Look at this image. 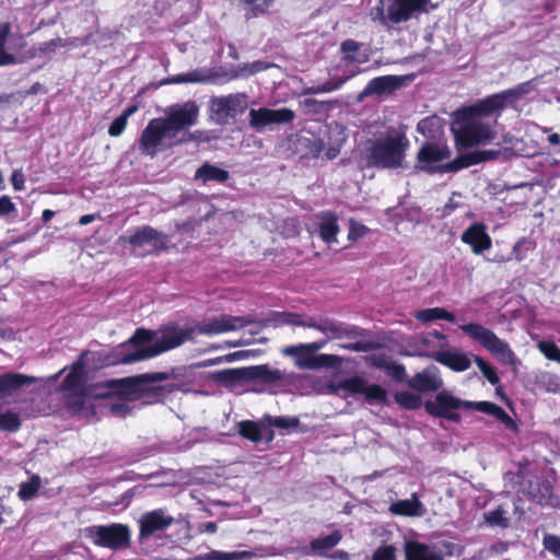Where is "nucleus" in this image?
Here are the masks:
<instances>
[{
	"label": "nucleus",
	"mask_w": 560,
	"mask_h": 560,
	"mask_svg": "<svg viewBox=\"0 0 560 560\" xmlns=\"http://www.w3.org/2000/svg\"><path fill=\"white\" fill-rule=\"evenodd\" d=\"M409 139L402 131L390 129L365 142L363 160L365 167L397 170L404 167Z\"/></svg>",
	"instance_id": "obj_1"
},
{
	"label": "nucleus",
	"mask_w": 560,
	"mask_h": 560,
	"mask_svg": "<svg viewBox=\"0 0 560 560\" xmlns=\"http://www.w3.org/2000/svg\"><path fill=\"white\" fill-rule=\"evenodd\" d=\"M534 80L522 82L513 88L500 91L478 100L469 106H464L458 110L474 119L483 121V118L500 117L508 107H515V104L523 96L534 90Z\"/></svg>",
	"instance_id": "obj_2"
},
{
	"label": "nucleus",
	"mask_w": 560,
	"mask_h": 560,
	"mask_svg": "<svg viewBox=\"0 0 560 560\" xmlns=\"http://www.w3.org/2000/svg\"><path fill=\"white\" fill-rule=\"evenodd\" d=\"M380 5L373 9V20L387 30L396 25L407 23L411 19H418L422 14H428L438 8L431 0H380Z\"/></svg>",
	"instance_id": "obj_3"
},
{
	"label": "nucleus",
	"mask_w": 560,
	"mask_h": 560,
	"mask_svg": "<svg viewBox=\"0 0 560 560\" xmlns=\"http://www.w3.org/2000/svg\"><path fill=\"white\" fill-rule=\"evenodd\" d=\"M154 332L145 328H137L133 335L118 347L110 351H100L96 353L97 362L102 366H112L118 364H128L132 362L143 361L144 359H136L139 353L149 349L152 345Z\"/></svg>",
	"instance_id": "obj_4"
},
{
	"label": "nucleus",
	"mask_w": 560,
	"mask_h": 560,
	"mask_svg": "<svg viewBox=\"0 0 560 560\" xmlns=\"http://www.w3.org/2000/svg\"><path fill=\"white\" fill-rule=\"evenodd\" d=\"M451 131L456 144L464 149L488 143L495 138V131L490 124L474 119L459 110L454 113Z\"/></svg>",
	"instance_id": "obj_5"
},
{
	"label": "nucleus",
	"mask_w": 560,
	"mask_h": 560,
	"mask_svg": "<svg viewBox=\"0 0 560 560\" xmlns=\"http://www.w3.org/2000/svg\"><path fill=\"white\" fill-rule=\"evenodd\" d=\"M177 375L175 369L172 372H151L124 378H113L96 385L97 388H104L106 392L100 396H116L126 401L138 400L139 387L149 381H167L175 378Z\"/></svg>",
	"instance_id": "obj_6"
},
{
	"label": "nucleus",
	"mask_w": 560,
	"mask_h": 560,
	"mask_svg": "<svg viewBox=\"0 0 560 560\" xmlns=\"http://www.w3.org/2000/svg\"><path fill=\"white\" fill-rule=\"evenodd\" d=\"M86 538L95 546L110 550L126 549L130 546V528L120 523L92 525L84 529Z\"/></svg>",
	"instance_id": "obj_7"
},
{
	"label": "nucleus",
	"mask_w": 560,
	"mask_h": 560,
	"mask_svg": "<svg viewBox=\"0 0 560 560\" xmlns=\"http://www.w3.org/2000/svg\"><path fill=\"white\" fill-rule=\"evenodd\" d=\"M459 328L471 339L478 341L487 351L508 364L514 360V352L508 342L500 339L492 330L477 323L460 325Z\"/></svg>",
	"instance_id": "obj_8"
},
{
	"label": "nucleus",
	"mask_w": 560,
	"mask_h": 560,
	"mask_svg": "<svg viewBox=\"0 0 560 560\" xmlns=\"http://www.w3.org/2000/svg\"><path fill=\"white\" fill-rule=\"evenodd\" d=\"M195 329L179 328L176 324L163 326L161 337L149 348L141 351L136 359H151L166 351L173 350L192 338Z\"/></svg>",
	"instance_id": "obj_9"
},
{
	"label": "nucleus",
	"mask_w": 560,
	"mask_h": 560,
	"mask_svg": "<svg viewBox=\"0 0 560 560\" xmlns=\"http://www.w3.org/2000/svg\"><path fill=\"white\" fill-rule=\"evenodd\" d=\"M424 410L428 415L445 419L454 423L462 421L459 410H466V400L454 396L451 392L443 389L440 390L433 399L424 401Z\"/></svg>",
	"instance_id": "obj_10"
},
{
	"label": "nucleus",
	"mask_w": 560,
	"mask_h": 560,
	"mask_svg": "<svg viewBox=\"0 0 560 560\" xmlns=\"http://www.w3.org/2000/svg\"><path fill=\"white\" fill-rule=\"evenodd\" d=\"M246 109L247 95L243 93L229 94L210 100V110L214 120L220 125L228 124L230 119L236 118Z\"/></svg>",
	"instance_id": "obj_11"
},
{
	"label": "nucleus",
	"mask_w": 560,
	"mask_h": 560,
	"mask_svg": "<svg viewBox=\"0 0 560 560\" xmlns=\"http://www.w3.org/2000/svg\"><path fill=\"white\" fill-rule=\"evenodd\" d=\"M338 389L345 390L349 395H363L368 402L385 404L387 401V392L377 384L369 385L362 376H352L339 381Z\"/></svg>",
	"instance_id": "obj_12"
},
{
	"label": "nucleus",
	"mask_w": 560,
	"mask_h": 560,
	"mask_svg": "<svg viewBox=\"0 0 560 560\" xmlns=\"http://www.w3.org/2000/svg\"><path fill=\"white\" fill-rule=\"evenodd\" d=\"M120 242L127 243L133 248H140L144 245L152 246V253H162L168 249L170 238L166 234L158 231L150 225H143L135 230L128 236H120Z\"/></svg>",
	"instance_id": "obj_13"
},
{
	"label": "nucleus",
	"mask_w": 560,
	"mask_h": 560,
	"mask_svg": "<svg viewBox=\"0 0 560 560\" xmlns=\"http://www.w3.org/2000/svg\"><path fill=\"white\" fill-rule=\"evenodd\" d=\"M170 133L171 130L168 129L163 118L151 119L142 130L139 138V150L142 154L149 155L151 158L155 156L163 139H165Z\"/></svg>",
	"instance_id": "obj_14"
},
{
	"label": "nucleus",
	"mask_w": 560,
	"mask_h": 560,
	"mask_svg": "<svg viewBox=\"0 0 560 560\" xmlns=\"http://www.w3.org/2000/svg\"><path fill=\"white\" fill-rule=\"evenodd\" d=\"M294 118L295 113L287 107L279 109L260 107L249 110V126L256 131H261L269 125L290 124Z\"/></svg>",
	"instance_id": "obj_15"
},
{
	"label": "nucleus",
	"mask_w": 560,
	"mask_h": 560,
	"mask_svg": "<svg viewBox=\"0 0 560 560\" xmlns=\"http://www.w3.org/2000/svg\"><path fill=\"white\" fill-rule=\"evenodd\" d=\"M253 323V319L246 316H233L222 314L211 320L202 322L197 326V331L201 335L212 336L223 332L234 331L244 328Z\"/></svg>",
	"instance_id": "obj_16"
},
{
	"label": "nucleus",
	"mask_w": 560,
	"mask_h": 560,
	"mask_svg": "<svg viewBox=\"0 0 560 560\" xmlns=\"http://www.w3.org/2000/svg\"><path fill=\"white\" fill-rule=\"evenodd\" d=\"M452 155V151L446 145H439L433 142L423 143L417 153L416 168L425 171L428 173L440 172V166H432L434 163H440L444 160H448Z\"/></svg>",
	"instance_id": "obj_17"
},
{
	"label": "nucleus",
	"mask_w": 560,
	"mask_h": 560,
	"mask_svg": "<svg viewBox=\"0 0 560 560\" xmlns=\"http://www.w3.org/2000/svg\"><path fill=\"white\" fill-rule=\"evenodd\" d=\"M501 155V150H477L462 154L451 162L441 164L440 171L443 173H456L463 168L477 165L486 161L497 160Z\"/></svg>",
	"instance_id": "obj_18"
},
{
	"label": "nucleus",
	"mask_w": 560,
	"mask_h": 560,
	"mask_svg": "<svg viewBox=\"0 0 560 560\" xmlns=\"http://www.w3.org/2000/svg\"><path fill=\"white\" fill-rule=\"evenodd\" d=\"M199 107L192 101L182 106L173 107L166 118H163L171 132H177L197 122Z\"/></svg>",
	"instance_id": "obj_19"
},
{
	"label": "nucleus",
	"mask_w": 560,
	"mask_h": 560,
	"mask_svg": "<svg viewBox=\"0 0 560 560\" xmlns=\"http://www.w3.org/2000/svg\"><path fill=\"white\" fill-rule=\"evenodd\" d=\"M173 523L174 517L165 514L163 509L145 512L139 520V539H148L155 532L165 530Z\"/></svg>",
	"instance_id": "obj_20"
},
{
	"label": "nucleus",
	"mask_w": 560,
	"mask_h": 560,
	"mask_svg": "<svg viewBox=\"0 0 560 560\" xmlns=\"http://www.w3.org/2000/svg\"><path fill=\"white\" fill-rule=\"evenodd\" d=\"M318 331L327 336L326 342L331 339H357L366 336V330L354 325L341 323L328 317H320Z\"/></svg>",
	"instance_id": "obj_21"
},
{
	"label": "nucleus",
	"mask_w": 560,
	"mask_h": 560,
	"mask_svg": "<svg viewBox=\"0 0 560 560\" xmlns=\"http://www.w3.org/2000/svg\"><path fill=\"white\" fill-rule=\"evenodd\" d=\"M460 241L464 244L469 245L471 252L476 255L482 254L492 247V238L487 233V226L479 222L470 224L463 232Z\"/></svg>",
	"instance_id": "obj_22"
},
{
	"label": "nucleus",
	"mask_w": 560,
	"mask_h": 560,
	"mask_svg": "<svg viewBox=\"0 0 560 560\" xmlns=\"http://www.w3.org/2000/svg\"><path fill=\"white\" fill-rule=\"evenodd\" d=\"M407 385L419 393H432L443 386V381L439 376V369L431 365L410 377Z\"/></svg>",
	"instance_id": "obj_23"
},
{
	"label": "nucleus",
	"mask_w": 560,
	"mask_h": 560,
	"mask_svg": "<svg viewBox=\"0 0 560 560\" xmlns=\"http://www.w3.org/2000/svg\"><path fill=\"white\" fill-rule=\"evenodd\" d=\"M160 381H149L139 387L138 399H142L144 404H162L165 399L176 390L174 384H156Z\"/></svg>",
	"instance_id": "obj_24"
},
{
	"label": "nucleus",
	"mask_w": 560,
	"mask_h": 560,
	"mask_svg": "<svg viewBox=\"0 0 560 560\" xmlns=\"http://www.w3.org/2000/svg\"><path fill=\"white\" fill-rule=\"evenodd\" d=\"M474 409L482 413L493 416L497 420L504 424V427L511 431H517L518 427L516 422L508 415V412L494 402L482 400V401H469L466 400V410Z\"/></svg>",
	"instance_id": "obj_25"
},
{
	"label": "nucleus",
	"mask_w": 560,
	"mask_h": 560,
	"mask_svg": "<svg viewBox=\"0 0 560 560\" xmlns=\"http://www.w3.org/2000/svg\"><path fill=\"white\" fill-rule=\"evenodd\" d=\"M88 353V351L82 352L80 358L72 363L69 373L61 382L62 390L77 393L83 389L86 383L85 361L83 357Z\"/></svg>",
	"instance_id": "obj_26"
},
{
	"label": "nucleus",
	"mask_w": 560,
	"mask_h": 560,
	"mask_svg": "<svg viewBox=\"0 0 560 560\" xmlns=\"http://www.w3.org/2000/svg\"><path fill=\"white\" fill-rule=\"evenodd\" d=\"M432 358L440 364L454 372H464L470 369L471 360L468 353L458 350H440L432 354Z\"/></svg>",
	"instance_id": "obj_27"
},
{
	"label": "nucleus",
	"mask_w": 560,
	"mask_h": 560,
	"mask_svg": "<svg viewBox=\"0 0 560 560\" xmlns=\"http://www.w3.org/2000/svg\"><path fill=\"white\" fill-rule=\"evenodd\" d=\"M326 340L316 341L311 343H299L288 346L283 349V354L298 357V364L303 368H312L314 365L313 353L323 348Z\"/></svg>",
	"instance_id": "obj_28"
},
{
	"label": "nucleus",
	"mask_w": 560,
	"mask_h": 560,
	"mask_svg": "<svg viewBox=\"0 0 560 560\" xmlns=\"http://www.w3.org/2000/svg\"><path fill=\"white\" fill-rule=\"evenodd\" d=\"M209 380L219 386L234 388L241 383L247 382L246 366L213 371L209 374Z\"/></svg>",
	"instance_id": "obj_29"
},
{
	"label": "nucleus",
	"mask_w": 560,
	"mask_h": 560,
	"mask_svg": "<svg viewBox=\"0 0 560 560\" xmlns=\"http://www.w3.org/2000/svg\"><path fill=\"white\" fill-rule=\"evenodd\" d=\"M35 381L34 377L16 372H8L0 375V399L12 396L23 386Z\"/></svg>",
	"instance_id": "obj_30"
},
{
	"label": "nucleus",
	"mask_w": 560,
	"mask_h": 560,
	"mask_svg": "<svg viewBox=\"0 0 560 560\" xmlns=\"http://www.w3.org/2000/svg\"><path fill=\"white\" fill-rule=\"evenodd\" d=\"M247 382L259 381L264 384H273L283 380L278 369H270L267 364L246 366Z\"/></svg>",
	"instance_id": "obj_31"
},
{
	"label": "nucleus",
	"mask_w": 560,
	"mask_h": 560,
	"mask_svg": "<svg viewBox=\"0 0 560 560\" xmlns=\"http://www.w3.org/2000/svg\"><path fill=\"white\" fill-rule=\"evenodd\" d=\"M319 236L328 245L337 242L339 233L338 218L331 211H324L320 213V222L318 224Z\"/></svg>",
	"instance_id": "obj_32"
},
{
	"label": "nucleus",
	"mask_w": 560,
	"mask_h": 560,
	"mask_svg": "<svg viewBox=\"0 0 560 560\" xmlns=\"http://www.w3.org/2000/svg\"><path fill=\"white\" fill-rule=\"evenodd\" d=\"M401 79L395 75H383L372 79L364 89V94H376L381 95L384 93H392L399 89L401 85Z\"/></svg>",
	"instance_id": "obj_33"
},
{
	"label": "nucleus",
	"mask_w": 560,
	"mask_h": 560,
	"mask_svg": "<svg viewBox=\"0 0 560 560\" xmlns=\"http://www.w3.org/2000/svg\"><path fill=\"white\" fill-rule=\"evenodd\" d=\"M406 560H444L443 555L433 552L428 545L411 542L406 547Z\"/></svg>",
	"instance_id": "obj_34"
},
{
	"label": "nucleus",
	"mask_w": 560,
	"mask_h": 560,
	"mask_svg": "<svg viewBox=\"0 0 560 560\" xmlns=\"http://www.w3.org/2000/svg\"><path fill=\"white\" fill-rule=\"evenodd\" d=\"M238 2L245 5L244 18L249 21L266 15L273 0H238Z\"/></svg>",
	"instance_id": "obj_35"
},
{
	"label": "nucleus",
	"mask_w": 560,
	"mask_h": 560,
	"mask_svg": "<svg viewBox=\"0 0 560 560\" xmlns=\"http://www.w3.org/2000/svg\"><path fill=\"white\" fill-rule=\"evenodd\" d=\"M196 177L201 178L205 183H224L229 179L230 174L226 170H223L209 163H205L197 170Z\"/></svg>",
	"instance_id": "obj_36"
},
{
	"label": "nucleus",
	"mask_w": 560,
	"mask_h": 560,
	"mask_svg": "<svg viewBox=\"0 0 560 560\" xmlns=\"http://www.w3.org/2000/svg\"><path fill=\"white\" fill-rule=\"evenodd\" d=\"M11 33V25L8 22L0 23V67L12 66L19 62L15 55L7 51L5 45Z\"/></svg>",
	"instance_id": "obj_37"
},
{
	"label": "nucleus",
	"mask_w": 560,
	"mask_h": 560,
	"mask_svg": "<svg viewBox=\"0 0 560 560\" xmlns=\"http://www.w3.org/2000/svg\"><path fill=\"white\" fill-rule=\"evenodd\" d=\"M342 538L341 532L339 529H334L330 534L315 538L311 541V548L314 552L323 553L327 550H330L335 546H337Z\"/></svg>",
	"instance_id": "obj_38"
},
{
	"label": "nucleus",
	"mask_w": 560,
	"mask_h": 560,
	"mask_svg": "<svg viewBox=\"0 0 560 560\" xmlns=\"http://www.w3.org/2000/svg\"><path fill=\"white\" fill-rule=\"evenodd\" d=\"M422 323H430L438 319L454 322L455 315L443 307H432L418 311L416 316Z\"/></svg>",
	"instance_id": "obj_39"
},
{
	"label": "nucleus",
	"mask_w": 560,
	"mask_h": 560,
	"mask_svg": "<svg viewBox=\"0 0 560 560\" xmlns=\"http://www.w3.org/2000/svg\"><path fill=\"white\" fill-rule=\"evenodd\" d=\"M138 110L137 105H130L124 109V112L116 117L108 128V135L110 137H119L124 130L126 129L128 118L132 116Z\"/></svg>",
	"instance_id": "obj_40"
},
{
	"label": "nucleus",
	"mask_w": 560,
	"mask_h": 560,
	"mask_svg": "<svg viewBox=\"0 0 560 560\" xmlns=\"http://www.w3.org/2000/svg\"><path fill=\"white\" fill-rule=\"evenodd\" d=\"M238 433L250 442L258 443L262 439L261 425L252 420H243L238 423Z\"/></svg>",
	"instance_id": "obj_41"
},
{
	"label": "nucleus",
	"mask_w": 560,
	"mask_h": 560,
	"mask_svg": "<svg viewBox=\"0 0 560 560\" xmlns=\"http://www.w3.org/2000/svg\"><path fill=\"white\" fill-rule=\"evenodd\" d=\"M42 486L40 477L38 475H33L28 481L22 482L19 487L18 497L22 501L32 500L37 492L39 491Z\"/></svg>",
	"instance_id": "obj_42"
},
{
	"label": "nucleus",
	"mask_w": 560,
	"mask_h": 560,
	"mask_svg": "<svg viewBox=\"0 0 560 560\" xmlns=\"http://www.w3.org/2000/svg\"><path fill=\"white\" fill-rule=\"evenodd\" d=\"M420 502L415 500H399L390 505V512L396 515L413 516L418 514Z\"/></svg>",
	"instance_id": "obj_43"
},
{
	"label": "nucleus",
	"mask_w": 560,
	"mask_h": 560,
	"mask_svg": "<svg viewBox=\"0 0 560 560\" xmlns=\"http://www.w3.org/2000/svg\"><path fill=\"white\" fill-rule=\"evenodd\" d=\"M394 399L401 408L407 410L419 409L422 405L421 397L410 392H398Z\"/></svg>",
	"instance_id": "obj_44"
},
{
	"label": "nucleus",
	"mask_w": 560,
	"mask_h": 560,
	"mask_svg": "<svg viewBox=\"0 0 560 560\" xmlns=\"http://www.w3.org/2000/svg\"><path fill=\"white\" fill-rule=\"evenodd\" d=\"M22 422L18 413L5 411L0 413V430L5 432H16L21 429Z\"/></svg>",
	"instance_id": "obj_45"
},
{
	"label": "nucleus",
	"mask_w": 560,
	"mask_h": 560,
	"mask_svg": "<svg viewBox=\"0 0 560 560\" xmlns=\"http://www.w3.org/2000/svg\"><path fill=\"white\" fill-rule=\"evenodd\" d=\"M245 552L234 551V552H222L212 550L208 553L196 556L188 560H242L244 558Z\"/></svg>",
	"instance_id": "obj_46"
},
{
	"label": "nucleus",
	"mask_w": 560,
	"mask_h": 560,
	"mask_svg": "<svg viewBox=\"0 0 560 560\" xmlns=\"http://www.w3.org/2000/svg\"><path fill=\"white\" fill-rule=\"evenodd\" d=\"M475 362L480 372L482 373V375L491 385L498 386L500 384V377L492 365H490L486 360H483L479 355H475Z\"/></svg>",
	"instance_id": "obj_47"
},
{
	"label": "nucleus",
	"mask_w": 560,
	"mask_h": 560,
	"mask_svg": "<svg viewBox=\"0 0 560 560\" xmlns=\"http://www.w3.org/2000/svg\"><path fill=\"white\" fill-rule=\"evenodd\" d=\"M202 80V75L198 70L187 73H180L168 77L162 81V84H180V83H197Z\"/></svg>",
	"instance_id": "obj_48"
},
{
	"label": "nucleus",
	"mask_w": 560,
	"mask_h": 560,
	"mask_svg": "<svg viewBox=\"0 0 560 560\" xmlns=\"http://www.w3.org/2000/svg\"><path fill=\"white\" fill-rule=\"evenodd\" d=\"M360 47L361 44L354 39L343 40L340 45V50L345 54L343 59L350 63L359 61L353 54L357 52Z\"/></svg>",
	"instance_id": "obj_49"
},
{
	"label": "nucleus",
	"mask_w": 560,
	"mask_h": 560,
	"mask_svg": "<svg viewBox=\"0 0 560 560\" xmlns=\"http://www.w3.org/2000/svg\"><path fill=\"white\" fill-rule=\"evenodd\" d=\"M485 520L492 526L508 527L509 520L504 516V511L501 508L489 511L485 514Z\"/></svg>",
	"instance_id": "obj_50"
},
{
	"label": "nucleus",
	"mask_w": 560,
	"mask_h": 560,
	"mask_svg": "<svg viewBox=\"0 0 560 560\" xmlns=\"http://www.w3.org/2000/svg\"><path fill=\"white\" fill-rule=\"evenodd\" d=\"M538 349L548 360L556 362L560 360V348L553 341H540Z\"/></svg>",
	"instance_id": "obj_51"
},
{
	"label": "nucleus",
	"mask_w": 560,
	"mask_h": 560,
	"mask_svg": "<svg viewBox=\"0 0 560 560\" xmlns=\"http://www.w3.org/2000/svg\"><path fill=\"white\" fill-rule=\"evenodd\" d=\"M269 423L279 429H291L296 428L300 424V420L295 417H271Z\"/></svg>",
	"instance_id": "obj_52"
},
{
	"label": "nucleus",
	"mask_w": 560,
	"mask_h": 560,
	"mask_svg": "<svg viewBox=\"0 0 560 560\" xmlns=\"http://www.w3.org/2000/svg\"><path fill=\"white\" fill-rule=\"evenodd\" d=\"M329 102L318 101L316 98H304L300 102L305 114L316 115L319 114L325 105Z\"/></svg>",
	"instance_id": "obj_53"
},
{
	"label": "nucleus",
	"mask_w": 560,
	"mask_h": 560,
	"mask_svg": "<svg viewBox=\"0 0 560 560\" xmlns=\"http://www.w3.org/2000/svg\"><path fill=\"white\" fill-rule=\"evenodd\" d=\"M545 549L560 558V537L553 534H546L542 538Z\"/></svg>",
	"instance_id": "obj_54"
},
{
	"label": "nucleus",
	"mask_w": 560,
	"mask_h": 560,
	"mask_svg": "<svg viewBox=\"0 0 560 560\" xmlns=\"http://www.w3.org/2000/svg\"><path fill=\"white\" fill-rule=\"evenodd\" d=\"M313 360H314V365L312 368H322V366L332 368L341 362V359L335 354H319L317 357H313Z\"/></svg>",
	"instance_id": "obj_55"
},
{
	"label": "nucleus",
	"mask_w": 560,
	"mask_h": 560,
	"mask_svg": "<svg viewBox=\"0 0 560 560\" xmlns=\"http://www.w3.org/2000/svg\"><path fill=\"white\" fill-rule=\"evenodd\" d=\"M343 349L354 352H368L374 350L378 345L374 341H355L341 346Z\"/></svg>",
	"instance_id": "obj_56"
},
{
	"label": "nucleus",
	"mask_w": 560,
	"mask_h": 560,
	"mask_svg": "<svg viewBox=\"0 0 560 560\" xmlns=\"http://www.w3.org/2000/svg\"><path fill=\"white\" fill-rule=\"evenodd\" d=\"M387 374L396 382L401 383L406 381L407 372L402 364L396 363L395 361L390 363L389 368L386 370Z\"/></svg>",
	"instance_id": "obj_57"
},
{
	"label": "nucleus",
	"mask_w": 560,
	"mask_h": 560,
	"mask_svg": "<svg viewBox=\"0 0 560 560\" xmlns=\"http://www.w3.org/2000/svg\"><path fill=\"white\" fill-rule=\"evenodd\" d=\"M373 560H395V548L393 546H383L376 549Z\"/></svg>",
	"instance_id": "obj_58"
},
{
	"label": "nucleus",
	"mask_w": 560,
	"mask_h": 560,
	"mask_svg": "<svg viewBox=\"0 0 560 560\" xmlns=\"http://www.w3.org/2000/svg\"><path fill=\"white\" fill-rule=\"evenodd\" d=\"M16 212V207L7 195L0 197V217L10 215Z\"/></svg>",
	"instance_id": "obj_59"
},
{
	"label": "nucleus",
	"mask_w": 560,
	"mask_h": 560,
	"mask_svg": "<svg viewBox=\"0 0 560 560\" xmlns=\"http://www.w3.org/2000/svg\"><path fill=\"white\" fill-rule=\"evenodd\" d=\"M11 184L13 189L22 191L25 189V177L21 170H14L11 175Z\"/></svg>",
	"instance_id": "obj_60"
},
{
	"label": "nucleus",
	"mask_w": 560,
	"mask_h": 560,
	"mask_svg": "<svg viewBox=\"0 0 560 560\" xmlns=\"http://www.w3.org/2000/svg\"><path fill=\"white\" fill-rule=\"evenodd\" d=\"M394 361L386 354L374 355L371 358V364L380 370L386 371Z\"/></svg>",
	"instance_id": "obj_61"
},
{
	"label": "nucleus",
	"mask_w": 560,
	"mask_h": 560,
	"mask_svg": "<svg viewBox=\"0 0 560 560\" xmlns=\"http://www.w3.org/2000/svg\"><path fill=\"white\" fill-rule=\"evenodd\" d=\"M281 317L283 318L282 322L285 324H291L295 326H301V324H303L302 316L299 314L283 313Z\"/></svg>",
	"instance_id": "obj_62"
},
{
	"label": "nucleus",
	"mask_w": 560,
	"mask_h": 560,
	"mask_svg": "<svg viewBox=\"0 0 560 560\" xmlns=\"http://www.w3.org/2000/svg\"><path fill=\"white\" fill-rule=\"evenodd\" d=\"M61 46H62V39L58 37V38H54L49 42H45L43 44V47H40V50L44 52L55 51L56 48L61 47Z\"/></svg>",
	"instance_id": "obj_63"
},
{
	"label": "nucleus",
	"mask_w": 560,
	"mask_h": 560,
	"mask_svg": "<svg viewBox=\"0 0 560 560\" xmlns=\"http://www.w3.org/2000/svg\"><path fill=\"white\" fill-rule=\"evenodd\" d=\"M110 410L114 415L125 416L129 412V407L125 402L113 404Z\"/></svg>",
	"instance_id": "obj_64"
}]
</instances>
